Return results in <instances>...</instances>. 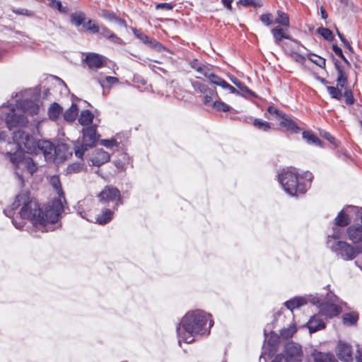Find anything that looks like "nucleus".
<instances>
[{"label": "nucleus", "mask_w": 362, "mask_h": 362, "mask_svg": "<svg viewBox=\"0 0 362 362\" xmlns=\"http://www.w3.org/2000/svg\"><path fill=\"white\" fill-rule=\"evenodd\" d=\"M341 312L340 306L332 300L322 302L319 305V314L327 318L337 316Z\"/></svg>", "instance_id": "11"}, {"label": "nucleus", "mask_w": 362, "mask_h": 362, "mask_svg": "<svg viewBox=\"0 0 362 362\" xmlns=\"http://www.w3.org/2000/svg\"><path fill=\"white\" fill-rule=\"evenodd\" d=\"M308 300V303L310 302L313 305H320L321 303V298L318 296H310L306 298Z\"/></svg>", "instance_id": "55"}, {"label": "nucleus", "mask_w": 362, "mask_h": 362, "mask_svg": "<svg viewBox=\"0 0 362 362\" xmlns=\"http://www.w3.org/2000/svg\"><path fill=\"white\" fill-rule=\"evenodd\" d=\"M341 234H342V231L341 229H339L338 228H334L332 234L328 235V236H327V244L328 245L329 239L332 240V243L334 241L337 242L338 240H340L339 239L341 238Z\"/></svg>", "instance_id": "45"}, {"label": "nucleus", "mask_w": 362, "mask_h": 362, "mask_svg": "<svg viewBox=\"0 0 362 362\" xmlns=\"http://www.w3.org/2000/svg\"><path fill=\"white\" fill-rule=\"evenodd\" d=\"M223 89L228 90L231 93H234L236 95L240 94V91H238L236 88H235L233 86L230 85L228 83H223Z\"/></svg>", "instance_id": "59"}, {"label": "nucleus", "mask_w": 362, "mask_h": 362, "mask_svg": "<svg viewBox=\"0 0 362 362\" xmlns=\"http://www.w3.org/2000/svg\"><path fill=\"white\" fill-rule=\"evenodd\" d=\"M86 15L83 12L77 11L73 13L71 15V23L74 24L75 26L78 27L81 25H83V23H86Z\"/></svg>", "instance_id": "28"}, {"label": "nucleus", "mask_w": 362, "mask_h": 362, "mask_svg": "<svg viewBox=\"0 0 362 362\" xmlns=\"http://www.w3.org/2000/svg\"><path fill=\"white\" fill-rule=\"evenodd\" d=\"M282 358L280 362H301L303 352L301 346L293 341L288 342L285 346V355H279Z\"/></svg>", "instance_id": "9"}, {"label": "nucleus", "mask_w": 362, "mask_h": 362, "mask_svg": "<svg viewBox=\"0 0 362 362\" xmlns=\"http://www.w3.org/2000/svg\"><path fill=\"white\" fill-rule=\"evenodd\" d=\"M99 33L112 42L116 44H122V40L119 37H118L116 35H115L110 30H109L105 26L101 25Z\"/></svg>", "instance_id": "22"}, {"label": "nucleus", "mask_w": 362, "mask_h": 362, "mask_svg": "<svg viewBox=\"0 0 362 362\" xmlns=\"http://www.w3.org/2000/svg\"><path fill=\"white\" fill-rule=\"evenodd\" d=\"M13 11L16 14L23 15V16H30V17L33 16L35 14L33 11L28 10L27 8H17V9L13 10Z\"/></svg>", "instance_id": "51"}, {"label": "nucleus", "mask_w": 362, "mask_h": 362, "mask_svg": "<svg viewBox=\"0 0 362 362\" xmlns=\"http://www.w3.org/2000/svg\"><path fill=\"white\" fill-rule=\"evenodd\" d=\"M101 16L110 21H115L117 17L113 12H111L107 10H103L101 13Z\"/></svg>", "instance_id": "52"}, {"label": "nucleus", "mask_w": 362, "mask_h": 362, "mask_svg": "<svg viewBox=\"0 0 362 362\" xmlns=\"http://www.w3.org/2000/svg\"><path fill=\"white\" fill-rule=\"evenodd\" d=\"M264 344L263 346L264 351L262 353V355L259 357V361L262 358L265 360L264 355L267 354V348L265 347L266 343L268 346V355L273 356L276 352V348L279 343L280 337L279 336L274 332H271L269 334L266 333V330H264Z\"/></svg>", "instance_id": "10"}, {"label": "nucleus", "mask_w": 362, "mask_h": 362, "mask_svg": "<svg viewBox=\"0 0 362 362\" xmlns=\"http://www.w3.org/2000/svg\"><path fill=\"white\" fill-rule=\"evenodd\" d=\"M317 31L327 40H332L333 38L332 32L328 28L320 27L317 28Z\"/></svg>", "instance_id": "44"}, {"label": "nucleus", "mask_w": 362, "mask_h": 362, "mask_svg": "<svg viewBox=\"0 0 362 362\" xmlns=\"http://www.w3.org/2000/svg\"><path fill=\"white\" fill-rule=\"evenodd\" d=\"M271 32L274 37L275 43L277 45L281 46V47H282V45H284V42H281L282 39H287V40L290 39V37L288 35H286L284 33L283 29L280 27H276L274 28H272Z\"/></svg>", "instance_id": "21"}, {"label": "nucleus", "mask_w": 362, "mask_h": 362, "mask_svg": "<svg viewBox=\"0 0 362 362\" xmlns=\"http://www.w3.org/2000/svg\"><path fill=\"white\" fill-rule=\"evenodd\" d=\"M214 324L211 315L197 310L187 313L176 327L179 344H189L197 334H209Z\"/></svg>", "instance_id": "3"}, {"label": "nucleus", "mask_w": 362, "mask_h": 362, "mask_svg": "<svg viewBox=\"0 0 362 362\" xmlns=\"http://www.w3.org/2000/svg\"><path fill=\"white\" fill-rule=\"evenodd\" d=\"M4 213L12 219V223L17 229L24 226L23 219L30 220L37 230L39 227H42L44 221L39 204L30 197L28 191H23L17 194L15 201L4 210Z\"/></svg>", "instance_id": "2"}, {"label": "nucleus", "mask_w": 362, "mask_h": 362, "mask_svg": "<svg viewBox=\"0 0 362 362\" xmlns=\"http://www.w3.org/2000/svg\"><path fill=\"white\" fill-rule=\"evenodd\" d=\"M88 68L92 70H96L103 67L105 65V58L96 53H88L85 59Z\"/></svg>", "instance_id": "15"}, {"label": "nucleus", "mask_w": 362, "mask_h": 362, "mask_svg": "<svg viewBox=\"0 0 362 362\" xmlns=\"http://www.w3.org/2000/svg\"><path fill=\"white\" fill-rule=\"evenodd\" d=\"M279 182L284 190L291 196L304 194L308 188L306 185L300 182L298 173L294 168L284 169L279 174Z\"/></svg>", "instance_id": "5"}, {"label": "nucleus", "mask_w": 362, "mask_h": 362, "mask_svg": "<svg viewBox=\"0 0 362 362\" xmlns=\"http://www.w3.org/2000/svg\"><path fill=\"white\" fill-rule=\"evenodd\" d=\"M204 99H203V103L206 105H211L212 104V98L216 96V94L211 95L209 93H204Z\"/></svg>", "instance_id": "58"}, {"label": "nucleus", "mask_w": 362, "mask_h": 362, "mask_svg": "<svg viewBox=\"0 0 362 362\" xmlns=\"http://www.w3.org/2000/svg\"><path fill=\"white\" fill-rule=\"evenodd\" d=\"M328 247L334 252L338 257L350 261L354 259L358 254L362 253V247H353L345 241L338 240L333 242L329 239Z\"/></svg>", "instance_id": "7"}, {"label": "nucleus", "mask_w": 362, "mask_h": 362, "mask_svg": "<svg viewBox=\"0 0 362 362\" xmlns=\"http://www.w3.org/2000/svg\"><path fill=\"white\" fill-rule=\"evenodd\" d=\"M281 119H282V120L280 122V124L281 126L287 128L288 129H291L295 132H296L299 129L297 124L291 119L287 118L285 115H284L281 117Z\"/></svg>", "instance_id": "35"}, {"label": "nucleus", "mask_w": 362, "mask_h": 362, "mask_svg": "<svg viewBox=\"0 0 362 362\" xmlns=\"http://www.w3.org/2000/svg\"><path fill=\"white\" fill-rule=\"evenodd\" d=\"M191 84L195 90L199 91L200 93H209L211 95L216 94V91L214 88H209L207 87V86H206L205 84L201 83L199 81H192Z\"/></svg>", "instance_id": "29"}, {"label": "nucleus", "mask_w": 362, "mask_h": 362, "mask_svg": "<svg viewBox=\"0 0 362 362\" xmlns=\"http://www.w3.org/2000/svg\"><path fill=\"white\" fill-rule=\"evenodd\" d=\"M343 323L350 326L354 325L358 320V315L354 313H347L343 315Z\"/></svg>", "instance_id": "36"}, {"label": "nucleus", "mask_w": 362, "mask_h": 362, "mask_svg": "<svg viewBox=\"0 0 362 362\" xmlns=\"http://www.w3.org/2000/svg\"><path fill=\"white\" fill-rule=\"evenodd\" d=\"M303 138L309 144H314L316 146H320L321 141L317 136L315 134H312L310 132H303Z\"/></svg>", "instance_id": "34"}, {"label": "nucleus", "mask_w": 362, "mask_h": 362, "mask_svg": "<svg viewBox=\"0 0 362 362\" xmlns=\"http://www.w3.org/2000/svg\"><path fill=\"white\" fill-rule=\"evenodd\" d=\"M310 333L315 332L325 327V323L321 319L320 315L313 316L307 323Z\"/></svg>", "instance_id": "19"}, {"label": "nucleus", "mask_w": 362, "mask_h": 362, "mask_svg": "<svg viewBox=\"0 0 362 362\" xmlns=\"http://www.w3.org/2000/svg\"><path fill=\"white\" fill-rule=\"evenodd\" d=\"M358 208L354 206H348L341 210L334 219L335 225L337 226H346L351 222V217L348 213H358Z\"/></svg>", "instance_id": "14"}, {"label": "nucleus", "mask_w": 362, "mask_h": 362, "mask_svg": "<svg viewBox=\"0 0 362 362\" xmlns=\"http://www.w3.org/2000/svg\"><path fill=\"white\" fill-rule=\"evenodd\" d=\"M156 9L172 10L173 5L170 3H159L156 6Z\"/></svg>", "instance_id": "57"}, {"label": "nucleus", "mask_w": 362, "mask_h": 362, "mask_svg": "<svg viewBox=\"0 0 362 362\" xmlns=\"http://www.w3.org/2000/svg\"><path fill=\"white\" fill-rule=\"evenodd\" d=\"M332 50L333 52L337 55L339 56V57H341L346 64H349L348 62V60L346 59V57H344V55L343 54V52L341 50V49L338 47L337 45H332Z\"/></svg>", "instance_id": "54"}, {"label": "nucleus", "mask_w": 362, "mask_h": 362, "mask_svg": "<svg viewBox=\"0 0 362 362\" xmlns=\"http://www.w3.org/2000/svg\"><path fill=\"white\" fill-rule=\"evenodd\" d=\"M83 28H86V30H89L93 34L99 33L100 30V26L93 23V21L89 19L86 23H83Z\"/></svg>", "instance_id": "40"}, {"label": "nucleus", "mask_w": 362, "mask_h": 362, "mask_svg": "<svg viewBox=\"0 0 362 362\" xmlns=\"http://www.w3.org/2000/svg\"><path fill=\"white\" fill-rule=\"evenodd\" d=\"M336 354L341 361L351 362L353 361L352 346L347 342L339 341L336 347Z\"/></svg>", "instance_id": "12"}, {"label": "nucleus", "mask_w": 362, "mask_h": 362, "mask_svg": "<svg viewBox=\"0 0 362 362\" xmlns=\"http://www.w3.org/2000/svg\"><path fill=\"white\" fill-rule=\"evenodd\" d=\"M233 84H235L240 90V95L247 98L249 96L255 97L256 95L254 92H252L250 89H249L247 86H245L241 81H240L237 78L231 79Z\"/></svg>", "instance_id": "24"}, {"label": "nucleus", "mask_w": 362, "mask_h": 362, "mask_svg": "<svg viewBox=\"0 0 362 362\" xmlns=\"http://www.w3.org/2000/svg\"><path fill=\"white\" fill-rule=\"evenodd\" d=\"M347 78H340L337 77V87H340L341 89L344 88L345 83H346Z\"/></svg>", "instance_id": "62"}, {"label": "nucleus", "mask_w": 362, "mask_h": 362, "mask_svg": "<svg viewBox=\"0 0 362 362\" xmlns=\"http://www.w3.org/2000/svg\"><path fill=\"white\" fill-rule=\"evenodd\" d=\"M13 139L21 142L27 153L36 155L42 153L46 160H54L56 154V148L53 144L47 140H39L37 141L33 136L23 130H18L13 132Z\"/></svg>", "instance_id": "4"}, {"label": "nucleus", "mask_w": 362, "mask_h": 362, "mask_svg": "<svg viewBox=\"0 0 362 362\" xmlns=\"http://www.w3.org/2000/svg\"><path fill=\"white\" fill-rule=\"evenodd\" d=\"M238 4H240L244 6H252L255 4V0H239Z\"/></svg>", "instance_id": "63"}, {"label": "nucleus", "mask_w": 362, "mask_h": 362, "mask_svg": "<svg viewBox=\"0 0 362 362\" xmlns=\"http://www.w3.org/2000/svg\"><path fill=\"white\" fill-rule=\"evenodd\" d=\"M314 362H334L333 355L322 352H314L313 354Z\"/></svg>", "instance_id": "30"}, {"label": "nucleus", "mask_w": 362, "mask_h": 362, "mask_svg": "<svg viewBox=\"0 0 362 362\" xmlns=\"http://www.w3.org/2000/svg\"><path fill=\"white\" fill-rule=\"evenodd\" d=\"M110 158V155L107 151L102 148L95 149L92 153L90 161L92 165L95 166H100L103 164L108 162Z\"/></svg>", "instance_id": "16"}, {"label": "nucleus", "mask_w": 362, "mask_h": 362, "mask_svg": "<svg viewBox=\"0 0 362 362\" xmlns=\"http://www.w3.org/2000/svg\"><path fill=\"white\" fill-rule=\"evenodd\" d=\"M296 332L295 325H290L288 327L284 328L281 330V336L284 339L290 338Z\"/></svg>", "instance_id": "41"}, {"label": "nucleus", "mask_w": 362, "mask_h": 362, "mask_svg": "<svg viewBox=\"0 0 362 362\" xmlns=\"http://www.w3.org/2000/svg\"><path fill=\"white\" fill-rule=\"evenodd\" d=\"M301 47L302 45L297 40H291L288 42H284L282 45V48L288 55L291 54L292 51L299 52Z\"/></svg>", "instance_id": "26"}, {"label": "nucleus", "mask_w": 362, "mask_h": 362, "mask_svg": "<svg viewBox=\"0 0 362 362\" xmlns=\"http://www.w3.org/2000/svg\"><path fill=\"white\" fill-rule=\"evenodd\" d=\"M86 204V201H81L78 203V214L84 219H86L88 221L92 222L93 220L89 218L88 214L83 210V206Z\"/></svg>", "instance_id": "46"}, {"label": "nucleus", "mask_w": 362, "mask_h": 362, "mask_svg": "<svg viewBox=\"0 0 362 362\" xmlns=\"http://www.w3.org/2000/svg\"><path fill=\"white\" fill-rule=\"evenodd\" d=\"M46 5L56 8L59 12L62 13H67L69 11L67 6H63L62 1L59 0H46Z\"/></svg>", "instance_id": "33"}, {"label": "nucleus", "mask_w": 362, "mask_h": 362, "mask_svg": "<svg viewBox=\"0 0 362 362\" xmlns=\"http://www.w3.org/2000/svg\"><path fill=\"white\" fill-rule=\"evenodd\" d=\"M93 119V113L88 110H85L81 111L78 118V122L81 125L86 126L92 123Z\"/></svg>", "instance_id": "27"}, {"label": "nucleus", "mask_w": 362, "mask_h": 362, "mask_svg": "<svg viewBox=\"0 0 362 362\" xmlns=\"http://www.w3.org/2000/svg\"><path fill=\"white\" fill-rule=\"evenodd\" d=\"M96 127H88L83 129L82 142L76 141L74 144V152L76 157L82 158L83 155L88 148L93 147L97 141Z\"/></svg>", "instance_id": "8"}, {"label": "nucleus", "mask_w": 362, "mask_h": 362, "mask_svg": "<svg viewBox=\"0 0 362 362\" xmlns=\"http://www.w3.org/2000/svg\"><path fill=\"white\" fill-rule=\"evenodd\" d=\"M49 183L59 195L58 199H63V201L65 202L64 192L59 177L57 175L52 176L49 180Z\"/></svg>", "instance_id": "23"}, {"label": "nucleus", "mask_w": 362, "mask_h": 362, "mask_svg": "<svg viewBox=\"0 0 362 362\" xmlns=\"http://www.w3.org/2000/svg\"><path fill=\"white\" fill-rule=\"evenodd\" d=\"M113 212L110 209H105L101 214L95 217L96 223L103 225L110 222L112 218Z\"/></svg>", "instance_id": "25"}, {"label": "nucleus", "mask_w": 362, "mask_h": 362, "mask_svg": "<svg viewBox=\"0 0 362 362\" xmlns=\"http://www.w3.org/2000/svg\"><path fill=\"white\" fill-rule=\"evenodd\" d=\"M335 68L337 69V75L338 76L337 77H340V78H347L345 73L344 72L342 68L338 64L337 62H335Z\"/></svg>", "instance_id": "61"}, {"label": "nucleus", "mask_w": 362, "mask_h": 362, "mask_svg": "<svg viewBox=\"0 0 362 362\" xmlns=\"http://www.w3.org/2000/svg\"><path fill=\"white\" fill-rule=\"evenodd\" d=\"M189 64L192 69L206 78L209 76L212 71L211 66L200 62L196 59L190 61Z\"/></svg>", "instance_id": "18"}, {"label": "nucleus", "mask_w": 362, "mask_h": 362, "mask_svg": "<svg viewBox=\"0 0 362 362\" xmlns=\"http://www.w3.org/2000/svg\"><path fill=\"white\" fill-rule=\"evenodd\" d=\"M327 90L332 98H335L337 100H341L343 95L341 93L342 89H339L338 87L327 86Z\"/></svg>", "instance_id": "38"}, {"label": "nucleus", "mask_w": 362, "mask_h": 362, "mask_svg": "<svg viewBox=\"0 0 362 362\" xmlns=\"http://www.w3.org/2000/svg\"><path fill=\"white\" fill-rule=\"evenodd\" d=\"M346 232L349 239L353 243H359L362 242V226L360 223H356L350 226L347 228Z\"/></svg>", "instance_id": "17"}, {"label": "nucleus", "mask_w": 362, "mask_h": 362, "mask_svg": "<svg viewBox=\"0 0 362 362\" xmlns=\"http://www.w3.org/2000/svg\"><path fill=\"white\" fill-rule=\"evenodd\" d=\"M207 78H209L211 83L219 86L222 88L223 87V83H226L224 79L221 78L217 75H215L212 71Z\"/></svg>", "instance_id": "39"}, {"label": "nucleus", "mask_w": 362, "mask_h": 362, "mask_svg": "<svg viewBox=\"0 0 362 362\" xmlns=\"http://www.w3.org/2000/svg\"><path fill=\"white\" fill-rule=\"evenodd\" d=\"M259 20L266 26L271 25L274 23L272 13L262 14L259 17Z\"/></svg>", "instance_id": "48"}, {"label": "nucleus", "mask_w": 362, "mask_h": 362, "mask_svg": "<svg viewBox=\"0 0 362 362\" xmlns=\"http://www.w3.org/2000/svg\"><path fill=\"white\" fill-rule=\"evenodd\" d=\"M309 59L321 68L325 66V59L321 57L317 56L315 54H311V56L309 57Z\"/></svg>", "instance_id": "47"}, {"label": "nucleus", "mask_w": 362, "mask_h": 362, "mask_svg": "<svg viewBox=\"0 0 362 362\" xmlns=\"http://www.w3.org/2000/svg\"><path fill=\"white\" fill-rule=\"evenodd\" d=\"M267 112L270 115H275L277 117L281 118L284 114L281 112H279L275 107L274 106H269L267 109Z\"/></svg>", "instance_id": "56"}, {"label": "nucleus", "mask_w": 362, "mask_h": 362, "mask_svg": "<svg viewBox=\"0 0 362 362\" xmlns=\"http://www.w3.org/2000/svg\"><path fill=\"white\" fill-rule=\"evenodd\" d=\"M289 56L292 58L293 60L300 64H303L306 60L305 57L303 55L299 54L298 52L292 51L291 54Z\"/></svg>", "instance_id": "49"}, {"label": "nucleus", "mask_w": 362, "mask_h": 362, "mask_svg": "<svg viewBox=\"0 0 362 362\" xmlns=\"http://www.w3.org/2000/svg\"><path fill=\"white\" fill-rule=\"evenodd\" d=\"M100 202H116L115 205L122 204L119 191L115 187H106L98 195Z\"/></svg>", "instance_id": "13"}, {"label": "nucleus", "mask_w": 362, "mask_h": 362, "mask_svg": "<svg viewBox=\"0 0 362 362\" xmlns=\"http://www.w3.org/2000/svg\"><path fill=\"white\" fill-rule=\"evenodd\" d=\"M32 92V90H25L24 91H21L20 93H16L15 95L14 93L12 94L11 97L12 98H18V97H21V98H24L25 96H27V95H30Z\"/></svg>", "instance_id": "60"}, {"label": "nucleus", "mask_w": 362, "mask_h": 362, "mask_svg": "<svg viewBox=\"0 0 362 362\" xmlns=\"http://www.w3.org/2000/svg\"><path fill=\"white\" fill-rule=\"evenodd\" d=\"M356 362H362V349H358L356 354Z\"/></svg>", "instance_id": "64"}, {"label": "nucleus", "mask_w": 362, "mask_h": 362, "mask_svg": "<svg viewBox=\"0 0 362 362\" xmlns=\"http://www.w3.org/2000/svg\"><path fill=\"white\" fill-rule=\"evenodd\" d=\"M101 145L108 148H112L114 147L117 146V142L116 139H103L100 141Z\"/></svg>", "instance_id": "50"}, {"label": "nucleus", "mask_w": 362, "mask_h": 362, "mask_svg": "<svg viewBox=\"0 0 362 362\" xmlns=\"http://www.w3.org/2000/svg\"><path fill=\"white\" fill-rule=\"evenodd\" d=\"M344 95L345 97V102L347 105H351L354 103V98L351 90L345 89Z\"/></svg>", "instance_id": "53"}, {"label": "nucleus", "mask_w": 362, "mask_h": 362, "mask_svg": "<svg viewBox=\"0 0 362 362\" xmlns=\"http://www.w3.org/2000/svg\"><path fill=\"white\" fill-rule=\"evenodd\" d=\"M78 110L77 105L76 104H72L71 106L64 112V119L70 122L74 121L78 115Z\"/></svg>", "instance_id": "31"}, {"label": "nucleus", "mask_w": 362, "mask_h": 362, "mask_svg": "<svg viewBox=\"0 0 362 362\" xmlns=\"http://www.w3.org/2000/svg\"><path fill=\"white\" fill-rule=\"evenodd\" d=\"M253 125L258 129L267 132L270 129V124L266 121H263L260 119H255L253 122Z\"/></svg>", "instance_id": "42"}, {"label": "nucleus", "mask_w": 362, "mask_h": 362, "mask_svg": "<svg viewBox=\"0 0 362 362\" xmlns=\"http://www.w3.org/2000/svg\"><path fill=\"white\" fill-rule=\"evenodd\" d=\"M212 107L217 111L228 112L230 110V107L226 103L216 100L212 103Z\"/></svg>", "instance_id": "43"}, {"label": "nucleus", "mask_w": 362, "mask_h": 362, "mask_svg": "<svg viewBox=\"0 0 362 362\" xmlns=\"http://www.w3.org/2000/svg\"><path fill=\"white\" fill-rule=\"evenodd\" d=\"M15 105L9 104L3 105L0 107V153L5 155L13 164L15 174L21 183L23 182L25 173L32 176L37 170V165L28 156H25L23 151H26L21 142L13 139L11 141L8 132L2 130L4 124L9 130L14 127H24L28 120L24 115L28 113L31 115H37L39 105L31 99H17Z\"/></svg>", "instance_id": "1"}, {"label": "nucleus", "mask_w": 362, "mask_h": 362, "mask_svg": "<svg viewBox=\"0 0 362 362\" xmlns=\"http://www.w3.org/2000/svg\"><path fill=\"white\" fill-rule=\"evenodd\" d=\"M63 199H54L49 204L45 211L42 210V217L44 221L42 223V227H39V230L42 232L52 230L53 229L52 224L59 220V217L64 211Z\"/></svg>", "instance_id": "6"}, {"label": "nucleus", "mask_w": 362, "mask_h": 362, "mask_svg": "<svg viewBox=\"0 0 362 362\" xmlns=\"http://www.w3.org/2000/svg\"><path fill=\"white\" fill-rule=\"evenodd\" d=\"M308 303V300L305 297H295L285 302L286 308L292 311L294 308H298Z\"/></svg>", "instance_id": "20"}, {"label": "nucleus", "mask_w": 362, "mask_h": 362, "mask_svg": "<svg viewBox=\"0 0 362 362\" xmlns=\"http://www.w3.org/2000/svg\"><path fill=\"white\" fill-rule=\"evenodd\" d=\"M278 17L275 19V23H279L283 26H289V18L288 16L280 11H277Z\"/></svg>", "instance_id": "37"}, {"label": "nucleus", "mask_w": 362, "mask_h": 362, "mask_svg": "<svg viewBox=\"0 0 362 362\" xmlns=\"http://www.w3.org/2000/svg\"><path fill=\"white\" fill-rule=\"evenodd\" d=\"M62 107L59 104L54 103L49 107L48 110L49 117L52 120H57L59 115L62 114Z\"/></svg>", "instance_id": "32"}]
</instances>
